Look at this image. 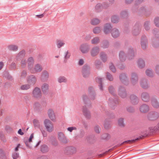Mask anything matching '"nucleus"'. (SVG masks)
I'll return each mask as SVG.
<instances>
[{
  "label": "nucleus",
  "mask_w": 159,
  "mask_h": 159,
  "mask_svg": "<svg viewBox=\"0 0 159 159\" xmlns=\"http://www.w3.org/2000/svg\"><path fill=\"white\" fill-rule=\"evenodd\" d=\"M44 124L47 131L48 132H52L53 130V125L52 122L48 119H45L44 121Z\"/></svg>",
  "instance_id": "1"
},
{
  "label": "nucleus",
  "mask_w": 159,
  "mask_h": 159,
  "mask_svg": "<svg viewBox=\"0 0 159 159\" xmlns=\"http://www.w3.org/2000/svg\"><path fill=\"white\" fill-rule=\"evenodd\" d=\"M58 140L61 143H66L68 142V140L66 136L62 132H59L57 134Z\"/></svg>",
  "instance_id": "2"
},
{
  "label": "nucleus",
  "mask_w": 159,
  "mask_h": 159,
  "mask_svg": "<svg viewBox=\"0 0 159 159\" xmlns=\"http://www.w3.org/2000/svg\"><path fill=\"white\" fill-rule=\"evenodd\" d=\"M48 115L50 119L53 121H55L56 117L53 110L52 109L48 110L47 112Z\"/></svg>",
  "instance_id": "3"
},
{
  "label": "nucleus",
  "mask_w": 159,
  "mask_h": 159,
  "mask_svg": "<svg viewBox=\"0 0 159 159\" xmlns=\"http://www.w3.org/2000/svg\"><path fill=\"white\" fill-rule=\"evenodd\" d=\"M80 49L83 53H86L89 52L90 46L87 44H83L80 45Z\"/></svg>",
  "instance_id": "4"
},
{
  "label": "nucleus",
  "mask_w": 159,
  "mask_h": 159,
  "mask_svg": "<svg viewBox=\"0 0 159 159\" xmlns=\"http://www.w3.org/2000/svg\"><path fill=\"white\" fill-rule=\"evenodd\" d=\"M33 96L36 98H39L41 97V94L40 89L38 88H35L33 92Z\"/></svg>",
  "instance_id": "5"
},
{
  "label": "nucleus",
  "mask_w": 159,
  "mask_h": 159,
  "mask_svg": "<svg viewBox=\"0 0 159 159\" xmlns=\"http://www.w3.org/2000/svg\"><path fill=\"white\" fill-rule=\"evenodd\" d=\"M99 48L97 46H95L92 48L90 51V54L92 56L95 57L98 54Z\"/></svg>",
  "instance_id": "6"
},
{
  "label": "nucleus",
  "mask_w": 159,
  "mask_h": 159,
  "mask_svg": "<svg viewBox=\"0 0 159 159\" xmlns=\"http://www.w3.org/2000/svg\"><path fill=\"white\" fill-rule=\"evenodd\" d=\"M118 94L122 98H124L126 97L127 95L124 89L123 88L120 87L118 89Z\"/></svg>",
  "instance_id": "7"
},
{
  "label": "nucleus",
  "mask_w": 159,
  "mask_h": 159,
  "mask_svg": "<svg viewBox=\"0 0 159 159\" xmlns=\"http://www.w3.org/2000/svg\"><path fill=\"white\" fill-rule=\"evenodd\" d=\"M149 109V107L146 104H143L140 107V111L141 112L145 113L148 112Z\"/></svg>",
  "instance_id": "8"
},
{
  "label": "nucleus",
  "mask_w": 159,
  "mask_h": 159,
  "mask_svg": "<svg viewBox=\"0 0 159 159\" xmlns=\"http://www.w3.org/2000/svg\"><path fill=\"white\" fill-rule=\"evenodd\" d=\"M112 37L114 38L118 37L120 35V33L118 29L116 28L113 29L111 32Z\"/></svg>",
  "instance_id": "9"
},
{
  "label": "nucleus",
  "mask_w": 159,
  "mask_h": 159,
  "mask_svg": "<svg viewBox=\"0 0 159 159\" xmlns=\"http://www.w3.org/2000/svg\"><path fill=\"white\" fill-rule=\"evenodd\" d=\"M112 27L110 24H105L104 27V32L106 34L109 33L110 30L111 29Z\"/></svg>",
  "instance_id": "10"
},
{
  "label": "nucleus",
  "mask_w": 159,
  "mask_h": 159,
  "mask_svg": "<svg viewBox=\"0 0 159 159\" xmlns=\"http://www.w3.org/2000/svg\"><path fill=\"white\" fill-rule=\"evenodd\" d=\"M159 116L158 114L156 112H150L148 115V117L150 120H154Z\"/></svg>",
  "instance_id": "11"
},
{
  "label": "nucleus",
  "mask_w": 159,
  "mask_h": 159,
  "mask_svg": "<svg viewBox=\"0 0 159 159\" xmlns=\"http://www.w3.org/2000/svg\"><path fill=\"white\" fill-rule=\"evenodd\" d=\"M141 98L145 102H148L149 100V96L148 94L143 93L141 95Z\"/></svg>",
  "instance_id": "12"
},
{
  "label": "nucleus",
  "mask_w": 159,
  "mask_h": 159,
  "mask_svg": "<svg viewBox=\"0 0 159 159\" xmlns=\"http://www.w3.org/2000/svg\"><path fill=\"white\" fill-rule=\"evenodd\" d=\"M151 104L152 107L155 108L159 107V102L156 99H152V100Z\"/></svg>",
  "instance_id": "13"
},
{
  "label": "nucleus",
  "mask_w": 159,
  "mask_h": 159,
  "mask_svg": "<svg viewBox=\"0 0 159 159\" xmlns=\"http://www.w3.org/2000/svg\"><path fill=\"white\" fill-rule=\"evenodd\" d=\"M138 80V77L136 74L133 73L132 74V78L131 79V82L133 84L136 83Z\"/></svg>",
  "instance_id": "14"
},
{
  "label": "nucleus",
  "mask_w": 159,
  "mask_h": 159,
  "mask_svg": "<svg viewBox=\"0 0 159 159\" xmlns=\"http://www.w3.org/2000/svg\"><path fill=\"white\" fill-rule=\"evenodd\" d=\"M130 99L132 103L134 104H135L138 102V98L135 95H131L130 97Z\"/></svg>",
  "instance_id": "15"
},
{
  "label": "nucleus",
  "mask_w": 159,
  "mask_h": 159,
  "mask_svg": "<svg viewBox=\"0 0 159 159\" xmlns=\"http://www.w3.org/2000/svg\"><path fill=\"white\" fill-rule=\"evenodd\" d=\"M147 45V40L145 38L144 39H142L141 42V47L143 49L146 48Z\"/></svg>",
  "instance_id": "16"
},
{
  "label": "nucleus",
  "mask_w": 159,
  "mask_h": 159,
  "mask_svg": "<svg viewBox=\"0 0 159 159\" xmlns=\"http://www.w3.org/2000/svg\"><path fill=\"white\" fill-rule=\"evenodd\" d=\"M41 89L44 93H47L48 91V85L46 83H44L42 86Z\"/></svg>",
  "instance_id": "17"
},
{
  "label": "nucleus",
  "mask_w": 159,
  "mask_h": 159,
  "mask_svg": "<svg viewBox=\"0 0 159 159\" xmlns=\"http://www.w3.org/2000/svg\"><path fill=\"white\" fill-rule=\"evenodd\" d=\"M100 20L97 18H93L92 19L91 21V24L93 25H96L100 23Z\"/></svg>",
  "instance_id": "18"
},
{
  "label": "nucleus",
  "mask_w": 159,
  "mask_h": 159,
  "mask_svg": "<svg viewBox=\"0 0 159 159\" xmlns=\"http://www.w3.org/2000/svg\"><path fill=\"white\" fill-rule=\"evenodd\" d=\"M34 138V134H32L30 137V138L27 141H25V143L26 145V146L29 147V148H31V146H30V144L29 143H30L32 142V139Z\"/></svg>",
  "instance_id": "19"
},
{
  "label": "nucleus",
  "mask_w": 159,
  "mask_h": 159,
  "mask_svg": "<svg viewBox=\"0 0 159 159\" xmlns=\"http://www.w3.org/2000/svg\"><path fill=\"white\" fill-rule=\"evenodd\" d=\"M36 81V78L33 76H32L29 78L28 81L29 84H34Z\"/></svg>",
  "instance_id": "20"
},
{
  "label": "nucleus",
  "mask_w": 159,
  "mask_h": 159,
  "mask_svg": "<svg viewBox=\"0 0 159 159\" xmlns=\"http://www.w3.org/2000/svg\"><path fill=\"white\" fill-rule=\"evenodd\" d=\"M102 28L100 26H97L94 27L93 29V31L94 34H98L101 31Z\"/></svg>",
  "instance_id": "21"
},
{
  "label": "nucleus",
  "mask_w": 159,
  "mask_h": 159,
  "mask_svg": "<svg viewBox=\"0 0 159 159\" xmlns=\"http://www.w3.org/2000/svg\"><path fill=\"white\" fill-rule=\"evenodd\" d=\"M64 41L61 40H58L56 42V45L57 48H60L65 45Z\"/></svg>",
  "instance_id": "22"
},
{
  "label": "nucleus",
  "mask_w": 159,
  "mask_h": 159,
  "mask_svg": "<svg viewBox=\"0 0 159 159\" xmlns=\"http://www.w3.org/2000/svg\"><path fill=\"white\" fill-rule=\"evenodd\" d=\"M83 76L85 77H88L89 75V70L88 69H84L82 71Z\"/></svg>",
  "instance_id": "23"
},
{
  "label": "nucleus",
  "mask_w": 159,
  "mask_h": 159,
  "mask_svg": "<svg viewBox=\"0 0 159 159\" xmlns=\"http://www.w3.org/2000/svg\"><path fill=\"white\" fill-rule=\"evenodd\" d=\"M8 48L10 50L15 51L17 50L18 48L16 45L11 44L8 46Z\"/></svg>",
  "instance_id": "24"
},
{
  "label": "nucleus",
  "mask_w": 159,
  "mask_h": 159,
  "mask_svg": "<svg viewBox=\"0 0 159 159\" xmlns=\"http://www.w3.org/2000/svg\"><path fill=\"white\" fill-rule=\"evenodd\" d=\"M48 78V74L46 71H44L41 76V79L43 80H47Z\"/></svg>",
  "instance_id": "25"
},
{
  "label": "nucleus",
  "mask_w": 159,
  "mask_h": 159,
  "mask_svg": "<svg viewBox=\"0 0 159 159\" xmlns=\"http://www.w3.org/2000/svg\"><path fill=\"white\" fill-rule=\"evenodd\" d=\"M83 111L84 115L87 118H90V112L89 111L85 108L83 110Z\"/></svg>",
  "instance_id": "26"
},
{
  "label": "nucleus",
  "mask_w": 159,
  "mask_h": 159,
  "mask_svg": "<svg viewBox=\"0 0 159 159\" xmlns=\"http://www.w3.org/2000/svg\"><path fill=\"white\" fill-rule=\"evenodd\" d=\"M42 70V68L41 66L37 64L36 65L34 68V70L33 72H39L41 71Z\"/></svg>",
  "instance_id": "27"
},
{
  "label": "nucleus",
  "mask_w": 159,
  "mask_h": 159,
  "mask_svg": "<svg viewBox=\"0 0 159 159\" xmlns=\"http://www.w3.org/2000/svg\"><path fill=\"white\" fill-rule=\"evenodd\" d=\"M99 38L98 37H95L91 40V43L92 44H97L99 42Z\"/></svg>",
  "instance_id": "28"
},
{
  "label": "nucleus",
  "mask_w": 159,
  "mask_h": 159,
  "mask_svg": "<svg viewBox=\"0 0 159 159\" xmlns=\"http://www.w3.org/2000/svg\"><path fill=\"white\" fill-rule=\"evenodd\" d=\"M138 64L139 67L140 68H143L145 66L144 62L142 59H139L138 62Z\"/></svg>",
  "instance_id": "29"
},
{
  "label": "nucleus",
  "mask_w": 159,
  "mask_h": 159,
  "mask_svg": "<svg viewBox=\"0 0 159 159\" xmlns=\"http://www.w3.org/2000/svg\"><path fill=\"white\" fill-rule=\"evenodd\" d=\"M140 85L143 88H146L148 87V84L147 81L145 80H143L141 81Z\"/></svg>",
  "instance_id": "30"
},
{
  "label": "nucleus",
  "mask_w": 159,
  "mask_h": 159,
  "mask_svg": "<svg viewBox=\"0 0 159 159\" xmlns=\"http://www.w3.org/2000/svg\"><path fill=\"white\" fill-rule=\"evenodd\" d=\"M141 138V137H140L139 138H137L135 139H133L132 140H129L125 141V142H123L122 143H121V145L125 143H132L134 142L136 140H138Z\"/></svg>",
  "instance_id": "31"
},
{
  "label": "nucleus",
  "mask_w": 159,
  "mask_h": 159,
  "mask_svg": "<svg viewBox=\"0 0 159 159\" xmlns=\"http://www.w3.org/2000/svg\"><path fill=\"white\" fill-rule=\"evenodd\" d=\"M33 124L35 127L39 128L40 125V123L39 121L36 120L34 119L33 121Z\"/></svg>",
  "instance_id": "32"
},
{
  "label": "nucleus",
  "mask_w": 159,
  "mask_h": 159,
  "mask_svg": "<svg viewBox=\"0 0 159 159\" xmlns=\"http://www.w3.org/2000/svg\"><path fill=\"white\" fill-rule=\"evenodd\" d=\"M58 81L59 83L66 82L67 81V79L64 76H60L58 78Z\"/></svg>",
  "instance_id": "33"
},
{
  "label": "nucleus",
  "mask_w": 159,
  "mask_h": 159,
  "mask_svg": "<svg viewBox=\"0 0 159 159\" xmlns=\"http://www.w3.org/2000/svg\"><path fill=\"white\" fill-rule=\"evenodd\" d=\"M41 150L42 152H46L48 151V148L46 145H43L41 146Z\"/></svg>",
  "instance_id": "34"
},
{
  "label": "nucleus",
  "mask_w": 159,
  "mask_h": 159,
  "mask_svg": "<svg viewBox=\"0 0 159 159\" xmlns=\"http://www.w3.org/2000/svg\"><path fill=\"white\" fill-rule=\"evenodd\" d=\"M100 57L101 60L103 62H105L107 61V57L106 55L104 53H101L100 54Z\"/></svg>",
  "instance_id": "35"
},
{
  "label": "nucleus",
  "mask_w": 159,
  "mask_h": 159,
  "mask_svg": "<svg viewBox=\"0 0 159 159\" xmlns=\"http://www.w3.org/2000/svg\"><path fill=\"white\" fill-rule=\"evenodd\" d=\"M118 125L120 127H124L125 125L124 123L123 119L122 118H119L118 120Z\"/></svg>",
  "instance_id": "36"
},
{
  "label": "nucleus",
  "mask_w": 159,
  "mask_h": 159,
  "mask_svg": "<svg viewBox=\"0 0 159 159\" xmlns=\"http://www.w3.org/2000/svg\"><path fill=\"white\" fill-rule=\"evenodd\" d=\"M70 53L68 51H66L65 53L64 62H66V61L67 60L70 58Z\"/></svg>",
  "instance_id": "37"
},
{
  "label": "nucleus",
  "mask_w": 159,
  "mask_h": 159,
  "mask_svg": "<svg viewBox=\"0 0 159 159\" xmlns=\"http://www.w3.org/2000/svg\"><path fill=\"white\" fill-rule=\"evenodd\" d=\"M119 21L118 17L116 16H114L112 17L111 21L113 23H116Z\"/></svg>",
  "instance_id": "38"
},
{
  "label": "nucleus",
  "mask_w": 159,
  "mask_h": 159,
  "mask_svg": "<svg viewBox=\"0 0 159 159\" xmlns=\"http://www.w3.org/2000/svg\"><path fill=\"white\" fill-rule=\"evenodd\" d=\"M30 88V86L29 84H26L21 85L20 89L22 90H25L28 89Z\"/></svg>",
  "instance_id": "39"
},
{
  "label": "nucleus",
  "mask_w": 159,
  "mask_h": 159,
  "mask_svg": "<svg viewBox=\"0 0 159 159\" xmlns=\"http://www.w3.org/2000/svg\"><path fill=\"white\" fill-rule=\"evenodd\" d=\"M146 75L149 76H152L153 75V73L151 70H147L146 71Z\"/></svg>",
  "instance_id": "40"
},
{
  "label": "nucleus",
  "mask_w": 159,
  "mask_h": 159,
  "mask_svg": "<svg viewBox=\"0 0 159 159\" xmlns=\"http://www.w3.org/2000/svg\"><path fill=\"white\" fill-rule=\"evenodd\" d=\"M120 80L123 82L124 80H126L127 79L126 75L124 74H121L120 76Z\"/></svg>",
  "instance_id": "41"
},
{
  "label": "nucleus",
  "mask_w": 159,
  "mask_h": 159,
  "mask_svg": "<svg viewBox=\"0 0 159 159\" xmlns=\"http://www.w3.org/2000/svg\"><path fill=\"white\" fill-rule=\"evenodd\" d=\"M70 152L71 154H74L76 152V149L75 148L71 147L70 148Z\"/></svg>",
  "instance_id": "42"
},
{
  "label": "nucleus",
  "mask_w": 159,
  "mask_h": 159,
  "mask_svg": "<svg viewBox=\"0 0 159 159\" xmlns=\"http://www.w3.org/2000/svg\"><path fill=\"white\" fill-rule=\"evenodd\" d=\"M24 55V52L22 51L20 52L18 54L17 56V59H19V58H22Z\"/></svg>",
  "instance_id": "43"
},
{
  "label": "nucleus",
  "mask_w": 159,
  "mask_h": 159,
  "mask_svg": "<svg viewBox=\"0 0 159 159\" xmlns=\"http://www.w3.org/2000/svg\"><path fill=\"white\" fill-rule=\"evenodd\" d=\"M12 157L13 159H17L19 157V154L17 152H14L13 153Z\"/></svg>",
  "instance_id": "44"
},
{
  "label": "nucleus",
  "mask_w": 159,
  "mask_h": 159,
  "mask_svg": "<svg viewBox=\"0 0 159 159\" xmlns=\"http://www.w3.org/2000/svg\"><path fill=\"white\" fill-rule=\"evenodd\" d=\"M119 56L120 60L122 61H123L124 60L123 58L125 57V55L124 52H121L119 53Z\"/></svg>",
  "instance_id": "45"
},
{
  "label": "nucleus",
  "mask_w": 159,
  "mask_h": 159,
  "mask_svg": "<svg viewBox=\"0 0 159 159\" xmlns=\"http://www.w3.org/2000/svg\"><path fill=\"white\" fill-rule=\"evenodd\" d=\"M101 130L100 127L98 125H96L94 127V130L97 133H99Z\"/></svg>",
  "instance_id": "46"
},
{
  "label": "nucleus",
  "mask_w": 159,
  "mask_h": 159,
  "mask_svg": "<svg viewBox=\"0 0 159 159\" xmlns=\"http://www.w3.org/2000/svg\"><path fill=\"white\" fill-rule=\"evenodd\" d=\"M109 67L111 70L112 71L114 72L116 71V69L114 67V66L111 63Z\"/></svg>",
  "instance_id": "47"
},
{
  "label": "nucleus",
  "mask_w": 159,
  "mask_h": 159,
  "mask_svg": "<svg viewBox=\"0 0 159 159\" xmlns=\"http://www.w3.org/2000/svg\"><path fill=\"white\" fill-rule=\"evenodd\" d=\"M154 22L155 25L156 26L159 27V18L158 17L156 18L155 19Z\"/></svg>",
  "instance_id": "48"
},
{
  "label": "nucleus",
  "mask_w": 159,
  "mask_h": 159,
  "mask_svg": "<svg viewBox=\"0 0 159 159\" xmlns=\"http://www.w3.org/2000/svg\"><path fill=\"white\" fill-rule=\"evenodd\" d=\"M27 62L29 65L33 64L34 62V60L32 57H30L28 58L27 60Z\"/></svg>",
  "instance_id": "49"
},
{
  "label": "nucleus",
  "mask_w": 159,
  "mask_h": 159,
  "mask_svg": "<svg viewBox=\"0 0 159 159\" xmlns=\"http://www.w3.org/2000/svg\"><path fill=\"white\" fill-rule=\"evenodd\" d=\"M107 77L110 81H112L113 80L112 76L109 73H107Z\"/></svg>",
  "instance_id": "50"
},
{
  "label": "nucleus",
  "mask_w": 159,
  "mask_h": 159,
  "mask_svg": "<svg viewBox=\"0 0 159 159\" xmlns=\"http://www.w3.org/2000/svg\"><path fill=\"white\" fill-rule=\"evenodd\" d=\"M76 129V128L75 127H70L68 128L67 129V130H68V131H70V132H72L73 130H75Z\"/></svg>",
  "instance_id": "51"
},
{
  "label": "nucleus",
  "mask_w": 159,
  "mask_h": 159,
  "mask_svg": "<svg viewBox=\"0 0 159 159\" xmlns=\"http://www.w3.org/2000/svg\"><path fill=\"white\" fill-rule=\"evenodd\" d=\"M109 90L111 93L113 94L114 92V89L112 86H110L109 88Z\"/></svg>",
  "instance_id": "52"
},
{
  "label": "nucleus",
  "mask_w": 159,
  "mask_h": 159,
  "mask_svg": "<svg viewBox=\"0 0 159 159\" xmlns=\"http://www.w3.org/2000/svg\"><path fill=\"white\" fill-rule=\"evenodd\" d=\"M134 55V51L132 49H130L129 50V55L133 56Z\"/></svg>",
  "instance_id": "53"
},
{
  "label": "nucleus",
  "mask_w": 159,
  "mask_h": 159,
  "mask_svg": "<svg viewBox=\"0 0 159 159\" xmlns=\"http://www.w3.org/2000/svg\"><path fill=\"white\" fill-rule=\"evenodd\" d=\"M26 64V61L25 59H23L21 61V66L23 67Z\"/></svg>",
  "instance_id": "54"
},
{
  "label": "nucleus",
  "mask_w": 159,
  "mask_h": 159,
  "mask_svg": "<svg viewBox=\"0 0 159 159\" xmlns=\"http://www.w3.org/2000/svg\"><path fill=\"white\" fill-rule=\"evenodd\" d=\"M95 64L97 68H98L99 66L101 64V62L99 61H96L95 62Z\"/></svg>",
  "instance_id": "55"
},
{
  "label": "nucleus",
  "mask_w": 159,
  "mask_h": 159,
  "mask_svg": "<svg viewBox=\"0 0 159 159\" xmlns=\"http://www.w3.org/2000/svg\"><path fill=\"white\" fill-rule=\"evenodd\" d=\"M41 132L43 134V137H46L47 136V132L44 130L41 131Z\"/></svg>",
  "instance_id": "56"
},
{
  "label": "nucleus",
  "mask_w": 159,
  "mask_h": 159,
  "mask_svg": "<svg viewBox=\"0 0 159 159\" xmlns=\"http://www.w3.org/2000/svg\"><path fill=\"white\" fill-rule=\"evenodd\" d=\"M102 81V79L100 78H98L96 79L97 82H98L100 84L101 86H102V84H101Z\"/></svg>",
  "instance_id": "57"
},
{
  "label": "nucleus",
  "mask_w": 159,
  "mask_h": 159,
  "mask_svg": "<svg viewBox=\"0 0 159 159\" xmlns=\"http://www.w3.org/2000/svg\"><path fill=\"white\" fill-rule=\"evenodd\" d=\"M108 43L107 42L104 43L102 45V47L104 48H107L108 46Z\"/></svg>",
  "instance_id": "58"
},
{
  "label": "nucleus",
  "mask_w": 159,
  "mask_h": 159,
  "mask_svg": "<svg viewBox=\"0 0 159 159\" xmlns=\"http://www.w3.org/2000/svg\"><path fill=\"white\" fill-rule=\"evenodd\" d=\"M155 71L157 73L159 74V65L156 66L155 67Z\"/></svg>",
  "instance_id": "59"
},
{
  "label": "nucleus",
  "mask_w": 159,
  "mask_h": 159,
  "mask_svg": "<svg viewBox=\"0 0 159 159\" xmlns=\"http://www.w3.org/2000/svg\"><path fill=\"white\" fill-rule=\"evenodd\" d=\"M127 110L129 112H132L134 111V109L131 107H129L127 108Z\"/></svg>",
  "instance_id": "60"
},
{
  "label": "nucleus",
  "mask_w": 159,
  "mask_h": 159,
  "mask_svg": "<svg viewBox=\"0 0 159 159\" xmlns=\"http://www.w3.org/2000/svg\"><path fill=\"white\" fill-rule=\"evenodd\" d=\"M26 75V73L25 71H23L21 74V76L22 77H25Z\"/></svg>",
  "instance_id": "61"
},
{
  "label": "nucleus",
  "mask_w": 159,
  "mask_h": 159,
  "mask_svg": "<svg viewBox=\"0 0 159 159\" xmlns=\"http://www.w3.org/2000/svg\"><path fill=\"white\" fill-rule=\"evenodd\" d=\"M84 63V61L83 59H80L79 61V64L82 65Z\"/></svg>",
  "instance_id": "62"
},
{
  "label": "nucleus",
  "mask_w": 159,
  "mask_h": 159,
  "mask_svg": "<svg viewBox=\"0 0 159 159\" xmlns=\"http://www.w3.org/2000/svg\"><path fill=\"white\" fill-rule=\"evenodd\" d=\"M139 32V30H137L136 31L135 30H134L133 32V33L134 35H136L138 34Z\"/></svg>",
  "instance_id": "63"
},
{
  "label": "nucleus",
  "mask_w": 159,
  "mask_h": 159,
  "mask_svg": "<svg viewBox=\"0 0 159 159\" xmlns=\"http://www.w3.org/2000/svg\"><path fill=\"white\" fill-rule=\"evenodd\" d=\"M37 159H48V158L45 156H42L38 157Z\"/></svg>",
  "instance_id": "64"
}]
</instances>
